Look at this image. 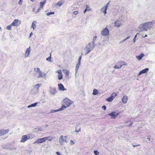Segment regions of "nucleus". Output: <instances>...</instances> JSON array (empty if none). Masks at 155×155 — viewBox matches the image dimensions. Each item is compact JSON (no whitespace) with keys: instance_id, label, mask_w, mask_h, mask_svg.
Here are the masks:
<instances>
[{"instance_id":"obj_1","label":"nucleus","mask_w":155,"mask_h":155,"mask_svg":"<svg viewBox=\"0 0 155 155\" xmlns=\"http://www.w3.org/2000/svg\"><path fill=\"white\" fill-rule=\"evenodd\" d=\"M153 26V23L152 22H147L140 25L138 29L140 32L143 31H147L151 28Z\"/></svg>"},{"instance_id":"obj_2","label":"nucleus","mask_w":155,"mask_h":155,"mask_svg":"<svg viewBox=\"0 0 155 155\" xmlns=\"http://www.w3.org/2000/svg\"><path fill=\"white\" fill-rule=\"evenodd\" d=\"M95 46L92 44L91 42L89 43L86 45L84 48L81 52V55L84 54L86 55L93 50Z\"/></svg>"},{"instance_id":"obj_3","label":"nucleus","mask_w":155,"mask_h":155,"mask_svg":"<svg viewBox=\"0 0 155 155\" xmlns=\"http://www.w3.org/2000/svg\"><path fill=\"white\" fill-rule=\"evenodd\" d=\"M41 84H36L34 85L31 89V93L32 94H37L38 93L39 87H40Z\"/></svg>"},{"instance_id":"obj_4","label":"nucleus","mask_w":155,"mask_h":155,"mask_svg":"<svg viewBox=\"0 0 155 155\" xmlns=\"http://www.w3.org/2000/svg\"><path fill=\"white\" fill-rule=\"evenodd\" d=\"M67 136H63V135L60 136L59 139V143L61 145H63L64 142H68L67 140Z\"/></svg>"},{"instance_id":"obj_5","label":"nucleus","mask_w":155,"mask_h":155,"mask_svg":"<svg viewBox=\"0 0 155 155\" xmlns=\"http://www.w3.org/2000/svg\"><path fill=\"white\" fill-rule=\"evenodd\" d=\"M63 102L65 105L67 107H69L71 104L74 103L73 101L67 98H66L64 99Z\"/></svg>"},{"instance_id":"obj_6","label":"nucleus","mask_w":155,"mask_h":155,"mask_svg":"<svg viewBox=\"0 0 155 155\" xmlns=\"http://www.w3.org/2000/svg\"><path fill=\"white\" fill-rule=\"evenodd\" d=\"M101 34V35L104 36H108L109 34V30L107 28H105L102 30Z\"/></svg>"},{"instance_id":"obj_7","label":"nucleus","mask_w":155,"mask_h":155,"mask_svg":"<svg viewBox=\"0 0 155 155\" xmlns=\"http://www.w3.org/2000/svg\"><path fill=\"white\" fill-rule=\"evenodd\" d=\"M30 138V137L29 135H23L21 137V139L20 141V142L24 143L28 139H29Z\"/></svg>"},{"instance_id":"obj_8","label":"nucleus","mask_w":155,"mask_h":155,"mask_svg":"<svg viewBox=\"0 0 155 155\" xmlns=\"http://www.w3.org/2000/svg\"><path fill=\"white\" fill-rule=\"evenodd\" d=\"M117 95V94L116 93H113L111 95L110 97L106 98V100L108 102H111L114 99Z\"/></svg>"},{"instance_id":"obj_9","label":"nucleus","mask_w":155,"mask_h":155,"mask_svg":"<svg viewBox=\"0 0 155 155\" xmlns=\"http://www.w3.org/2000/svg\"><path fill=\"white\" fill-rule=\"evenodd\" d=\"M31 51L30 47L27 48L26 51L24 54V55L25 58H28L30 54Z\"/></svg>"},{"instance_id":"obj_10","label":"nucleus","mask_w":155,"mask_h":155,"mask_svg":"<svg viewBox=\"0 0 155 155\" xmlns=\"http://www.w3.org/2000/svg\"><path fill=\"white\" fill-rule=\"evenodd\" d=\"M9 131L8 129L6 130H0V136L2 135H4L7 134Z\"/></svg>"},{"instance_id":"obj_11","label":"nucleus","mask_w":155,"mask_h":155,"mask_svg":"<svg viewBox=\"0 0 155 155\" xmlns=\"http://www.w3.org/2000/svg\"><path fill=\"white\" fill-rule=\"evenodd\" d=\"M149 70V69L147 68H146L142 70V71H140L139 73L137 74V76H139L143 74L147 73Z\"/></svg>"},{"instance_id":"obj_12","label":"nucleus","mask_w":155,"mask_h":155,"mask_svg":"<svg viewBox=\"0 0 155 155\" xmlns=\"http://www.w3.org/2000/svg\"><path fill=\"white\" fill-rule=\"evenodd\" d=\"M45 142L44 138L38 139L35 142V143H41Z\"/></svg>"},{"instance_id":"obj_13","label":"nucleus","mask_w":155,"mask_h":155,"mask_svg":"<svg viewBox=\"0 0 155 155\" xmlns=\"http://www.w3.org/2000/svg\"><path fill=\"white\" fill-rule=\"evenodd\" d=\"M39 75L38 76V78H44L46 76V74L41 71H40L39 73Z\"/></svg>"},{"instance_id":"obj_14","label":"nucleus","mask_w":155,"mask_h":155,"mask_svg":"<svg viewBox=\"0 0 155 155\" xmlns=\"http://www.w3.org/2000/svg\"><path fill=\"white\" fill-rule=\"evenodd\" d=\"M59 89L60 91H64L66 90V88H65L64 86L62 84H58Z\"/></svg>"},{"instance_id":"obj_15","label":"nucleus","mask_w":155,"mask_h":155,"mask_svg":"<svg viewBox=\"0 0 155 155\" xmlns=\"http://www.w3.org/2000/svg\"><path fill=\"white\" fill-rule=\"evenodd\" d=\"M19 20L18 19H15L14 21L12 23V25L14 26L18 25Z\"/></svg>"},{"instance_id":"obj_16","label":"nucleus","mask_w":155,"mask_h":155,"mask_svg":"<svg viewBox=\"0 0 155 155\" xmlns=\"http://www.w3.org/2000/svg\"><path fill=\"white\" fill-rule=\"evenodd\" d=\"M127 101L128 97L126 95H124L122 99L123 103L124 104H126L127 103Z\"/></svg>"},{"instance_id":"obj_17","label":"nucleus","mask_w":155,"mask_h":155,"mask_svg":"<svg viewBox=\"0 0 155 155\" xmlns=\"http://www.w3.org/2000/svg\"><path fill=\"white\" fill-rule=\"evenodd\" d=\"M145 56V55L143 53H141L139 55L136 56V58L139 60H140L142 59V58Z\"/></svg>"},{"instance_id":"obj_18","label":"nucleus","mask_w":155,"mask_h":155,"mask_svg":"<svg viewBox=\"0 0 155 155\" xmlns=\"http://www.w3.org/2000/svg\"><path fill=\"white\" fill-rule=\"evenodd\" d=\"M108 115L112 116L113 118H115V117L117 116L118 114L115 112H112L109 114Z\"/></svg>"},{"instance_id":"obj_19","label":"nucleus","mask_w":155,"mask_h":155,"mask_svg":"<svg viewBox=\"0 0 155 155\" xmlns=\"http://www.w3.org/2000/svg\"><path fill=\"white\" fill-rule=\"evenodd\" d=\"M109 4V2H108L105 6H103L101 10H102L103 9H104V15L106 14L107 13V9Z\"/></svg>"},{"instance_id":"obj_20","label":"nucleus","mask_w":155,"mask_h":155,"mask_svg":"<svg viewBox=\"0 0 155 155\" xmlns=\"http://www.w3.org/2000/svg\"><path fill=\"white\" fill-rule=\"evenodd\" d=\"M114 25L115 26L119 27L121 25V22L119 21H116L114 22Z\"/></svg>"},{"instance_id":"obj_21","label":"nucleus","mask_w":155,"mask_h":155,"mask_svg":"<svg viewBox=\"0 0 155 155\" xmlns=\"http://www.w3.org/2000/svg\"><path fill=\"white\" fill-rule=\"evenodd\" d=\"M75 131L76 132H79L81 131V127H80L79 123L77 124Z\"/></svg>"},{"instance_id":"obj_22","label":"nucleus","mask_w":155,"mask_h":155,"mask_svg":"<svg viewBox=\"0 0 155 155\" xmlns=\"http://www.w3.org/2000/svg\"><path fill=\"white\" fill-rule=\"evenodd\" d=\"M2 147L3 149H10L9 147V144H4L2 145Z\"/></svg>"},{"instance_id":"obj_23","label":"nucleus","mask_w":155,"mask_h":155,"mask_svg":"<svg viewBox=\"0 0 155 155\" xmlns=\"http://www.w3.org/2000/svg\"><path fill=\"white\" fill-rule=\"evenodd\" d=\"M50 92L51 94H54L56 92V89L54 88H50Z\"/></svg>"},{"instance_id":"obj_24","label":"nucleus","mask_w":155,"mask_h":155,"mask_svg":"<svg viewBox=\"0 0 155 155\" xmlns=\"http://www.w3.org/2000/svg\"><path fill=\"white\" fill-rule=\"evenodd\" d=\"M64 3V1L63 0H61L58 2L55 5L61 7Z\"/></svg>"},{"instance_id":"obj_25","label":"nucleus","mask_w":155,"mask_h":155,"mask_svg":"<svg viewBox=\"0 0 155 155\" xmlns=\"http://www.w3.org/2000/svg\"><path fill=\"white\" fill-rule=\"evenodd\" d=\"M120 64L119 63V62H118L115 65L114 67V69H120V68H121V67H120Z\"/></svg>"},{"instance_id":"obj_26","label":"nucleus","mask_w":155,"mask_h":155,"mask_svg":"<svg viewBox=\"0 0 155 155\" xmlns=\"http://www.w3.org/2000/svg\"><path fill=\"white\" fill-rule=\"evenodd\" d=\"M44 140H45V141L46 140H48L49 141H51L53 139V137H50V136H48V137H44Z\"/></svg>"},{"instance_id":"obj_27","label":"nucleus","mask_w":155,"mask_h":155,"mask_svg":"<svg viewBox=\"0 0 155 155\" xmlns=\"http://www.w3.org/2000/svg\"><path fill=\"white\" fill-rule=\"evenodd\" d=\"M81 63L79 62H78V64H77L76 66V73L75 74H76L77 73L78 71L79 68L80 66V64ZM75 76H76V75H75Z\"/></svg>"},{"instance_id":"obj_28","label":"nucleus","mask_w":155,"mask_h":155,"mask_svg":"<svg viewBox=\"0 0 155 155\" xmlns=\"http://www.w3.org/2000/svg\"><path fill=\"white\" fill-rule=\"evenodd\" d=\"M67 108V107L65 106V105H63L61 106V107L58 109V111H61L64 110L65 108Z\"/></svg>"},{"instance_id":"obj_29","label":"nucleus","mask_w":155,"mask_h":155,"mask_svg":"<svg viewBox=\"0 0 155 155\" xmlns=\"http://www.w3.org/2000/svg\"><path fill=\"white\" fill-rule=\"evenodd\" d=\"M36 21H34L32 23L31 27L33 28L34 30L35 29V28L36 27Z\"/></svg>"},{"instance_id":"obj_30","label":"nucleus","mask_w":155,"mask_h":155,"mask_svg":"<svg viewBox=\"0 0 155 155\" xmlns=\"http://www.w3.org/2000/svg\"><path fill=\"white\" fill-rule=\"evenodd\" d=\"M38 103H35L32 104H31L28 106V108H29L31 107H35L37 105V104Z\"/></svg>"},{"instance_id":"obj_31","label":"nucleus","mask_w":155,"mask_h":155,"mask_svg":"<svg viewBox=\"0 0 155 155\" xmlns=\"http://www.w3.org/2000/svg\"><path fill=\"white\" fill-rule=\"evenodd\" d=\"M97 38V36H95L93 37L92 39V44L93 45H94L95 46H96V45L95 44V41L96 40V39Z\"/></svg>"},{"instance_id":"obj_32","label":"nucleus","mask_w":155,"mask_h":155,"mask_svg":"<svg viewBox=\"0 0 155 155\" xmlns=\"http://www.w3.org/2000/svg\"><path fill=\"white\" fill-rule=\"evenodd\" d=\"M46 1H44L43 2H41L40 3V5L39 6V7L40 8H42L43 5L46 3Z\"/></svg>"},{"instance_id":"obj_33","label":"nucleus","mask_w":155,"mask_h":155,"mask_svg":"<svg viewBox=\"0 0 155 155\" xmlns=\"http://www.w3.org/2000/svg\"><path fill=\"white\" fill-rule=\"evenodd\" d=\"M98 91L96 89H94L93 91V92L92 93V94L93 95H95L97 94H98Z\"/></svg>"},{"instance_id":"obj_34","label":"nucleus","mask_w":155,"mask_h":155,"mask_svg":"<svg viewBox=\"0 0 155 155\" xmlns=\"http://www.w3.org/2000/svg\"><path fill=\"white\" fill-rule=\"evenodd\" d=\"M119 63L120 64V67H122L123 65H126L127 64L124 61H121L119 62Z\"/></svg>"},{"instance_id":"obj_35","label":"nucleus","mask_w":155,"mask_h":155,"mask_svg":"<svg viewBox=\"0 0 155 155\" xmlns=\"http://www.w3.org/2000/svg\"><path fill=\"white\" fill-rule=\"evenodd\" d=\"M12 25V24H11L10 25L6 27L7 29L8 30H11L12 27L13 26V25Z\"/></svg>"},{"instance_id":"obj_36","label":"nucleus","mask_w":155,"mask_h":155,"mask_svg":"<svg viewBox=\"0 0 155 155\" xmlns=\"http://www.w3.org/2000/svg\"><path fill=\"white\" fill-rule=\"evenodd\" d=\"M34 71L37 73H39L41 71L39 68H34Z\"/></svg>"},{"instance_id":"obj_37","label":"nucleus","mask_w":155,"mask_h":155,"mask_svg":"<svg viewBox=\"0 0 155 155\" xmlns=\"http://www.w3.org/2000/svg\"><path fill=\"white\" fill-rule=\"evenodd\" d=\"M130 38V37L129 36V37H127L126 38L124 39H123V40H122L121 41H120V43H123V42H124V41H125L127 40L128 39H129V38Z\"/></svg>"},{"instance_id":"obj_38","label":"nucleus","mask_w":155,"mask_h":155,"mask_svg":"<svg viewBox=\"0 0 155 155\" xmlns=\"http://www.w3.org/2000/svg\"><path fill=\"white\" fill-rule=\"evenodd\" d=\"M62 71L65 72V73L66 75H68L69 72L66 69L62 70Z\"/></svg>"},{"instance_id":"obj_39","label":"nucleus","mask_w":155,"mask_h":155,"mask_svg":"<svg viewBox=\"0 0 155 155\" xmlns=\"http://www.w3.org/2000/svg\"><path fill=\"white\" fill-rule=\"evenodd\" d=\"M58 79L59 80H61L62 79L63 74H59L58 75Z\"/></svg>"},{"instance_id":"obj_40","label":"nucleus","mask_w":155,"mask_h":155,"mask_svg":"<svg viewBox=\"0 0 155 155\" xmlns=\"http://www.w3.org/2000/svg\"><path fill=\"white\" fill-rule=\"evenodd\" d=\"M51 54L50 57L48 58H47L46 59V60L47 61H49V62H51L52 61H51Z\"/></svg>"},{"instance_id":"obj_41","label":"nucleus","mask_w":155,"mask_h":155,"mask_svg":"<svg viewBox=\"0 0 155 155\" xmlns=\"http://www.w3.org/2000/svg\"><path fill=\"white\" fill-rule=\"evenodd\" d=\"M54 14V12H50L47 13L46 15L47 16H48L51 15H53Z\"/></svg>"},{"instance_id":"obj_42","label":"nucleus","mask_w":155,"mask_h":155,"mask_svg":"<svg viewBox=\"0 0 155 155\" xmlns=\"http://www.w3.org/2000/svg\"><path fill=\"white\" fill-rule=\"evenodd\" d=\"M104 41L105 40H103V41H102V45L103 46H106L107 45V43L104 42Z\"/></svg>"},{"instance_id":"obj_43","label":"nucleus","mask_w":155,"mask_h":155,"mask_svg":"<svg viewBox=\"0 0 155 155\" xmlns=\"http://www.w3.org/2000/svg\"><path fill=\"white\" fill-rule=\"evenodd\" d=\"M55 72L58 73L59 74H62L61 72V70H59L58 71H55Z\"/></svg>"},{"instance_id":"obj_44","label":"nucleus","mask_w":155,"mask_h":155,"mask_svg":"<svg viewBox=\"0 0 155 155\" xmlns=\"http://www.w3.org/2000/svg\"><path fill=\"white\" fill-rule=\"evenodd\" d=\"M94 152L95 155H98L99 153V152L97 150H94Z\"/></svg>"},{"instance_id":"obj_45","label":"nucleus","mask_w":155,"mask_h":155,"mask_svg":"<svg viewBox=\"0 0 155 155\" xmlns=\"http://www.w3.org/2000/svg\"><path fill=\"white\" fill-rule=\"evenodd\" d=\"M57 111H58V110H51V113H54V112H57Z\"/></svg>"},{"instance_id":"obj_46","label":"nucleus","mask_w":155,"mask_h":155,"mask_svg":"<svg viewBox=\"0 0 155 155\" xmlns=\"http://www.w3.org/2000/svg\"><path fill=\"white\" fill-rule=\"evenodd\" d=\"M74 142L72 140H71L70 141V144L72 145L73 144H74Z\"/></svg>"},{"instance_id":"obj_47","label":"nucleus","mask_w":155,"mask_h":155,"mask_svg":"<svg viewBox=\"0 0 155 155\" xmlns=\"http://www.w3.org/2000/svg\"><path fill=\"white\" fill-rule=\"evenodd\" d=\"M102 108L103 109L105 110L106 109V107L105 105H104L102 107Z\"/></svg>"},{"instance_id":"obj_48","label":"nucleus","mask_w":155,"mask_h":155,"mask_svg":"<svg viewBox=\"0 0 155 155\" xmlns=\"http://www.w3.org/2000/svg\"><path fill=\"white\" fill-rule=\"evenodd\" d=\"M81 55L79 58L78 62L81 63Z\"/></svg>"},{"instance_id":"obj_49","label":"nucleus","mask_w":155,"mask_h":155,"mask_svg":"<svg viewBox=\"0 0 155 155\" xmlns=\"http://www.w3.org/2000/svg\"><path fill=\"white\" fill-rule=\"evenodd\" d=\"M22 0H20L19 2H18V4L20 5H21L22 3Z\"/></svg>"},{"instance_id":"obj_50","label":"nucleus","mask_w":155,"mask_h":155,"mask_svg":"<svg viewBox=\"0 0 155 155\" xmlns=\"http://www.w3.org/2000/svg\"><path fill=\"white\" fill-rule=\"evenodd\" d=\"M78 13V12L77 11H74L73 12V14L75 15H76Z\"/></svg>"},{"instance_id":"obj_51","label":"nucleus","mask_w":155,"mask_h":155,"mask_svg":"<svg viewBox=\"0 0 155 155\" xmlns=\"http://www.w3.org/2000/svg\"><path fill=\"white\" fill-rule=\"evenodd\" d=\"M41 8H40V7H39V8L38 9L37 12H36V13L38 12H39Z\"/></svg>"},{"instance_id":"obj_52","label":"nucleus","mask_w":155,"mask_h":155,"mask_svg":"<svg viewBox=\"0 0 155 155\" xmlns=\"http://www.w3.org/2000/svg\"><path fill=\"white\" fill-rule=\"evenodd\" d=\"M10 149H9V150H14L16 149V148H10Z\"/></svg>"},{"instance_id":"obj_53","label":"nucleus","mask_w":155,"mask_h":155,"mask_svg":"<svg viewBox=\"0 0 155 155\" xmlns=\"http://www.w3.org/2000/svg\"><path fill=\"white\" fill-rule=\"evenodd\" d=\"M56 153L57 155H61L60 153L59 152H57Z\"/></svg>"},{"instance_id":"obj_54","label":"nucleus","mask_w":155,"mask_h":155,"mask_svg":"<svg viewBox=\"0 0 155 155\" xmlns=\"http://www.w3.org/2000/svg\"><path fill=\"white\" fill-rule=\"evenodd\" d=\"M102 9V8L101 9V12H103L104 14V9H103L102 10H101Z\"/></svg>"},{"instance_id":"obj_55","label":"nucleus","mask_w":155,"mask_h":155,"mask_svg":"<svg viewBox=\"0 0 155 155\" xmlns=\"http://www.w3.org/2000/svg\"><path fill=\"white\" fill-rule=\"evenodd\" d=\"M32 35L33 33L32 32H31L30 34L29 37H31V36Z\"/></svg>"},{"instance_id":"obj_56","label":"nucleus","mask_w":155,"mask_h":155,"mask_svg":"<svg viewBox=\"0 0 155 155\" xmlns=\"http://www.w3.org/2000/svg\"><path fill=\"white\" fill-rule=\"evenodd\" d=\"M42 130L41 128H39L38 129V131H42Z\"/></svg>"},{"instance_id":"obj_57","label":"nucleus","mask_w":155,"mask_h":155,"mask_svg":"<svg viewBox=\"0 0 155 155\" xmlns=\"http://www.w3.org/2000/svg\"><path fill=\"white\" fill-rule=\"evenodd\" d=\"M87 11V8H86L84 11V13H85V12Z\"/></svg>"},{"instance_id":"obj_58","label":"nucleus","mask_w":155,"mask_h":155,"mask_svg":"<svg viewBox=\"0 0 155 155\" xmlns=\"http://www.w3.org/2000/svg\"><path fill=\"white\" fill-rule=\"evenodd\" d=\"M139 145H133V146L134 147H137V146H139Z\"/></svg>"},{"instance_id":"obj_59","label":"nucleus","mask_w":155,"mask_h":155,"mask_svg":"<svg viewBox=\"0 0 155 155\" xmlns=\"http://www.w3.org/2000/svg\"><path fill=\"white\" fill-rule=\"evenodd\" d=\"M135 38H134V39H133V42L134 43H135Z\"/></svg>"},{"instance_id":"obj_60","label":"nucleus","mask_w":155,"mask_h":155,"mask_svg":"<svg viewBox=\"0 0 155 155\" xmlns=\"http://www.w3.org/2000/svg\"><path fill=\"white\" fill-rule=\"evenodd\" d=\"M137 34L135 35V37H134V38H136Z\"/></svg>"},{"instance_id":"obj_61","label":"nucleus","mask_w":155,"mask_h":155,"mask_svg":"<svg viewBox=\"0 0 155 155\" xmlns=\"http://www.w3.org/2000/svg\"><path fill=\"white\" fill-rule=\"evenodd\" d=\"M147 139H148V141H149L150 140V138H147Z\"/></svg>"},{"instance_id":"obj_62","label":"nucleus","mask_w":155,"mask_h":155,"mask_svg":"<svg viewBox=\"0 0 155 155\" xmlns=\"http://www.w3.org/2000/svg\"><path fill=\"white\" fill-rule=\"evenodd\" d=\"M147 35H146L144 37V38L147 37Z\"/></svg>"},{"instance_id":"obj_63","label":"nucleus","mask_w":155,"mask_h":155,"mask_svg":"<svg viewBox=\"0 0 155 155\" xmlns=\"http://www.w3.org/2000/svg\"><path fill=\"white\" fill-rule=\"evenodd\" d=\"M31 0L32 2H34L35 1V0Z\"/></svg>"},{"instance_id":"obj_64","label":"nucleus","mask_w":155,"mask_h":155,"mask_svg":"<svg viewBox=\"0 0 155 155\" xmlns=\"http://www.w3.org/2000/svg\"><path fill=\"white\" fill-rule=\"evenodd\" d=\"M1 29H2V28H1V27H0V30H1Z\"/></svg>"}]
</instances>
